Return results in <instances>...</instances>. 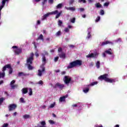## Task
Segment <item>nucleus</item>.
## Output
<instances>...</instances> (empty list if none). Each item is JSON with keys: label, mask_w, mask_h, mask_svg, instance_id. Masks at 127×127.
Wrapping results in <instances>:
<instances>
[{"label": "nucleus", "mask_w": 127, "mask_h": 127, "mask_svg": "<svg viewBox=\"0 0 127 127\" xmlns=\"http://www.w3.org/2000/svg\"><path fill=\"white\" fill-rule=\"evenodd\" d=\"M107 44H111V45H114V43L110 41H104L101 44L100 46H105V45H107Z\"/></svg>", "instance_id": "11"}, {"label": "nucleus", "mask_w": 127, "mask_h": 127, "mask_svg": "<svg viewBox=\"0 0 127 127\" xmlns=\"http://www.w3.org/2000/svg\"><path fill=\"white\" fill-rule=\"evenodd\" d=\"M96 7H97L98 8L100 7H102V4H100V3H97L95 4Z\"/></svg>", "instance_id": "27"}, {"label": "nucleus", "mask_w": 127, "mask_h": 127, "mask_svg": "<svg viewBox=\"0 0 127 127\" xmlns=\"http://www.w3.org/2000/svg\"><path fill=\"white\" fill-rule=\"evenodd\" d=\"M5 100V98L3 97H1L0 98V105H1L2 103L3 102V101Z\"/></svg>", "instance_id": "26"}, {"label": "nucleus", "mask_w": 127, "mask_h": 127, "mask_svg": "<svg viewBox=\"0 0 127 127\" xmlns=\"http://www.w3.org/2000/svg\"><path fill=\"white\" fill-rule=\"evenodd\" d=\"M6 68H10V64H5L2 68V72H4L5 70H6Z\"/></svg>", "instance_id": "13"}, {"label": "nucleus", "mask_w": 127, "mask_h": 127, "mask_svg": "<svg viewBox=\"0 0 127 127\" xmlns=\"http://www.w3.org/2000/svg\"><path fill=\"white\" fill-rule=\"evenodd\" d=\"M18 77H21V76H26V74L23 72H19L18 73Z\"/></svg>", "instance_id": "18"}, {"label": "nucleus", "mask_w": 127, "mask_h": 127, "mask_svg": "<svg viewBox=\"0 0 127 127\" xmlns=\"http://www.w3.org/2000/svg\"><path fill=\"white\" fill-rule=\"evenodd\" d=\"M30 55V56L27 59V64H33V60H34V54L33 53H31Z\"/></svg>", "instance_id": "4"}, {"label": "nucleus", "mask_w": 127, "mask_h": 127, "mask_svg": "<svg viewBox=\"0 0 127 127\" xmlns=\"http://www.w3.org/2000/svg\"><path fill=\"white\" fill-rule=\"evenodd\" d=\"M82 65V61L76 60L72 62L69 63V65L67 66V69H72L76 66H81Z\"/></svg>", "instance_id": "2"}, {"label": "nucleus", "mask_w": 127, "mask_h": 127, "mask_svg": "<svg viewBox=\"0 0 127 127\" xmlns=\"http://www.w3.org/2000/svg\"><path fill=\"white\" fill-rule=\"evenodd\" d=\"M11 86V89H15V88H17V84H13Z\"/></svg>", "instance_id": "32"}, {"label": "nucleus", "mask_w": 127, "mask_h": 127, "mask_svg": "<svg viewBox=\"0 0 127 127\" xmlns=\"http://www.w3.org/2000/svg\"><path fill=\"white\" fill-rule=\"evenodd\" d=\"M71 80V77H70V76L69 75H65L63 78V81L64 84H65V85H67V86H69V84H70Z\"/></svg>", "instance_id": "5"}, {"label": "nucleus", "mask_w": 127, "mask_h": 127, "mask_svg": "<svg viewBox=\"0 0 127 127\" xmlns=\"http://www.w3.org/2000/svg\"><path fill=\"white\" fill-rule=\"evenodd\" d=\"M63 22H62V21H61V20H59L58 21V24L60 26H61V25H62Z\"/></svg>", "instance_id": "43"}, {"label": "nucleus", "mask_w": 127, "mask_h": 127, "mask_svg": "<svg viewBox=\"0 0 127 127\" xmlns=\"http://www.w3.org/2000/svg\"><path fill=\"white\" fill-rule=\"evenodd\" d=\"M9 74H12V72H13V69H12V67H11V65H10V67H9Z\"/></svg>", "instance_id": "29"}, {"label": "nucleus", "mask_w": 127, "mask_h": 127, "mask_svg": "<svg viewBox=\"0 0 127 127\" xmlns=\"http://www.w3.org/2000/svg\"><path fill=\"white\" fill-rule=\"evenodd\" d=\"M73 28V26H72L71 25H68V28L71 29V28Z\"/></svg>", "instance_id": "64"}, {"label": "nucleus", "mask_w": 127, "mask_h": 127, "mask_svg": "<svg viewBox=\"0 0 127 127\" xmlns=\"http://www.w3.org/2000/svg\"><path fill=\"white\" fill-rule=\"evenodd\" d=\"M42 126H40V127H46V123L45 121H42L40 123Z\"/></svg>", "instance_id": "20"}, {"label": "nucleus", "mask_w": 127, "mask_h": 127, "mask_svg": "<svg viewBox=\"0 0 127 127\" xmlns=\"http://www.w3.org/2000/svg\"><path fill=\"white\" fill-rule=\"evenodd\" d=\"M36 84H38L39 85H43V81L42 80H40L38 83Z\"/></svg>", "instance_id": "46"}, {"label": "nucleus", "mask_w": 127, "mask_h": 127, "mask_svg": "<svg viewBox=\"0 0 127 127\" xmlns=\"http://www.w3.org/2000/svg\"><path fill=\"white\" fill-rule=\"evenodd\" d=\"M54 2V0H49V3L52 4Z\"/></svg>", "instance_id": "54"}, {"label": "nucleus", "mask_w": 127, "mask_h": 127, "mask_svg": "<svg viewBox=\"0 0 127 127\" xmlns=\"http://www.w3.org/2000/svg\"><path fill=\"white\" fill-rule=\"evenodd\" d=\"M98 79L104 80L105 82H107V83H115L116 82V79L109 78V74L107 73L100 75L98 77Z\"/></svg>", "instance_id": "1"}, {"label": "nucleus", "mask_w": 127, "mask_h": 127, "mask_svg": "<svg viewBox=\"0 0 127 127\" xmlns=\"http://www.w3.org/2000/svg\"><path fill=\"white\" fill-rule=\"evenodd\" d=\"M15 55H19L20 53H22V49L17 48L14 50Z\"/></svg>", "instance_id": "12"}, {"label": "nucleus", "mask_w": 127, "mask_h": 127, "mask_svg": "<svg viewBox=\"0 0 127 127\" xmlns=\"http://www.w3.org/2000/svg\"><path fill=\"white\" fill-rule=\"evenodd\" d=\"M61 13H62V12H60L59 13H58L56 16V18H59V17L60 16V15H61Z\"/></svg>", "instance_id": "37"}, {"label": "nucleus", "mask_w": 127, "mask_h": 127, "mask_svg": "<svg viewBox=\"0 0 127 127\" xmlns=\"http://www.w3.org/2000/svg\"><path fill=\"white\" fill-rule=\"evenodd\" d=\"M61 74H62V75H65V74H66V71H62Z\"/></svg>", "instance_id": "58"}, {"label": "nucleus", "mask_w": 127, "mask_h": 127, "mask_svg": "<svg viewBox=\"0 0 127 127\" xmlns=\"http://www.w3.org/2000/svg\"><path fill=\"white\" fill-rule=\"evenodd\" d=\"M100 64H101V63H100V61H97V63H96V66L97 69H99V68H100Z\"/></svg>", "instance_id": "23"}, {"label": "nucleus", "mask_w": 127, "mask_h": 127, "mask_svg": "<svg viewBox=\"0 0 127 127\" xmlns=\"http://www.w3.org/2000/svg\"><path fill=\"white\" fill-rule=\"evenodd\" d=\"M6 0H2V5H3V6H4V5H5V2H6Z\"/></svg>", "instance_id": "48"}, {"label": "nucleus", "mask_w": 127, "mask_h": 127, "mask_svg": "<svg viewBox=\"0 0 127 127\" xmlns=\"http://www.w3.org/2000/svg\"><path fill=\"white\" fill-rule=\"evenodd\" d=\"M55 102H54L53 104H51V105L49 106L50 109H52V108H54L55 107Z\"/></svg>", "instance_id": "36"}, {"label": "nucleus", "mask_w": 127, "mask_h": 127, "mask_svg": "<svg viewBox=\"0 0 127 127\" xmlns=\"http://www.w3.org/2000/svg\"><path fill=\"white\" fill-rule=\"evenodd\" d=\"M62 33H61V31H59L56 33V35L57 36H60Z\"/></svg>", "instance_id": "31"}, {"label": "nucleus", "mask_w": 127, "mask_h": 127, "mask_svg": "<svg viewBox=\"0 0 127 127\" xmlns=\"http://www.w3.org/2000/svg\"><path fill=\"white\" fill-rule=\"evenodd\" d=\"M8 127V124L6 123V124H4L2 127Z\"/></svg>", "instance_id": "53"}, {"label": "nucleus", "mask_w": 127, "mask_h": 127, "mask_svg": "<svg viewBox=\"0 0 127 127\" xmlns=\"http://www.w3.org/2000/svg\"><path fill=\"white\" fill-rule=\"evenodd\" d=\"M47 2V0H44L42 2L43 5H44Z\"/></svg>", "instance_id": "55"}, {"label": "nucleus", "mask_w": 127, "mask_h": 127, "mask_svg": "<svg viewBox=\"0 0 127 127\" xmlns=\"http://www.w3.org/2000/svg\"><path fill=\"white\" fill-rule=\"evenodd\" d=\"M4 94L6 95V96H9L8 93L6 91L4 92Z\"/></svg>", "instance_id": "62"}, {"label": "nucleus", "mask_w": 127, "mask_h": 127, "mask_svg": "<svg viewBox=\"0 0 127 127\" xmlns=\"http://www.w3.org/2000/svg\"><path fill=\"white\" fill-rule=\"evenodd\" d=\"M109 4H110V2H106L104 3V6H109Z\"/></svg>", "instance_id": "50"}, {"label": "nucleus", "mask_w": 127, "mask_h": 127, "mask_svg": "<svg viewBox=\"0 0 127 127\" xmlns=\"http://www.w3.org/2000/svg\"><path fill=\"white\" fill-rule=\"evenodd\" d=\"M29 96H32V89L29 88Z\"/></svg>", "instance_id": "33"}, {"label": "nucleus", "mask_w": 127, "mask_h": 127, "mask_svg": "<svg viewBox=\"0 0 127 127\" xmlns=\"http://www.w3.org/2000/svg\"><path fill=\"white\" fill-rule=\"evenodd\" d=\"M42 61L43 62H46V58L45 57V56H43L42 58Z\"/></svg>", "instance_id": "49"}, {"label": "nucleus", "mask_w": 127, "mask_h": 127, "mask_svg": "<svg viewBox=\"0 0 127 127\" xmlns=\"http://www.w3.org/2000/svg\"><path fill=\"white\" fill-rule=\"evenodd\" d=\"M102 56H103V57H106V52H105V53H103V54H102Z\"/></svg>", "instance_id": "60"}, {"label": "nucleus", "mask_w": 127, "mask_h": 127, "mask_svg": "<svg viewBox=\"0 0 127 127\" xmlns=\"http://www.w3.org/2000/svg\"><path fill=\"white\" fill-rule=\"evenodd\" d=\"M62 6H63V4L62 3H59L56 6L57 8H62Z\"/></svg>", "instance_id": "24"}, {"label": "nucleus", "mask_w": 127, "mask_h": 127, "mask_svg": "<svg viewBox=\"0 0 127 127\" xmlns=\"http://www.w3.org/2000/svg\"><path fill=\"white\" fill-rule=\"evenodd\" d=\"M74 1H75V0H69V4H70V5L73 4V3H74Z\"/></svg>", "instance_id": "42"}, {"label": "nucleus", "mask_w": 127, "mask_h": 127, "mask_svg": "<svg viewBox=\"0 0 127 127\" xmlns=\"http://www.w3.org/2000/svg\"><path fill=\"white\" fill-rule=\"evenodd\" d=\"M64 31H65V32L68 33V32H69V28H67V27L65 28Z\"/></svg>", "instance_id": "47"}, {"label": "nucleus", "mask_w": 127, "mask_h": 127, "mask_svg": "<svg viewBox=\"0 0 127 127\" xmlns=\"http://www.w3.org/2000/svg\"><path fill=\"white\" fill-rule=\"evenodd\" d=\"M20 103H25V101H24V99L23 98H22V97H21L20 99Z\"/></svg>", "instance_id": "40"}, {"label": "nucleus", "mask_w": 127, "mask_h": 127, "mask_svg": "<svg viewBox=\"0 0 127 127\" xmlns=\"http://www.w3.org/2000/svg\"><path fill=\"white\" fill-rule=\"evenodd\" d=\"M92 35H91V32H88V34H87V36L86 37V38L87 39H89V38H91Z\"/></svg>", "instance_id": "28"}, {"label": "nucleus", "mask_w": 127, "mask_h": 127, "mask_svg": "<svg viewBox=\"0 0 127 127\" xmlns=\"http://www.w3.org/2000/svg\"><path fill=\"white\" fill-rule=\"evenodd\" d=\"M79 10L80 12H82V11H84L85 10V9H84V8H80Z\"/></svg>", "instance_id": "57"}, {"label": "nucleus", "mask_w": 127, "mask_h": 127, "mask_svg": "<svg viewBox=\"0 0 127 127\" xmlns=\"http://www.w3.org/2000/svg\"><path fill=\"white\" fill-rule=\"evenodd\" d=\"M23 118L25 119H29V118H30V115L26 114L23 116Z\"/></svg>", "instance_id": "25"}, {"label": "nucleus", "mask_w": 127, "mask_h": 127, "mask_svg": "<svg viewBox=\"0 0 127 127\" xmlns=\"http://www.w3.org/2000/svg\"><path fill=\"white\" fill-rule=\"evenodd\" d=\"M32 64H27L28 70H33V66L31 65Z\"/></svg>", "instance_id": "19"}, {"label": "nucleus", "mask_w": 127, "mask_h": 127, "mask_svg": "<svg viewBox=\"0 0 127 127\" xmlns=\"http://www.w3.org/2000/svg\"><path fill=\"white\" fill-rule=\"evenodd\" d=\"M3 7H4V6H3L2 5H1L0 6V16L1 15V9H2Z\"/></svg>", "instance_id": "35"}, {"label": "nucleus", "mask_w": 127, "mask_h": 127, "mask_svg": "<svg viewBox=\"0 0 127 127\" xmlns=\"http://www.w3.org/2000/svg\"><path fill=\"white\" fill-rule=\"evenodd\" d=\"M66 9H67V10H71L72 11H75V10H76V8H75L74 7H66Z\"/></svg>", "instance_id": "17"}, {"label": "nucleus", "mask_w": 127, "mask_h": 127, "mask_svg": "<svg viewBox=\"0 0 127 127\" xmlns=\"http://www.w3.org/2000/svg\"><path fill=\"white\" fill-rule=\"evenodd\" d=\"M5 76V72L2 71V72H0V78H4Z\"/></svg>", "instance_id": "21"}, {"label": "nucleus", "mask_w": 127, "mask_h": 127, "mask_svg": "<svg viewBox=\"0 0 127 127\" xmlns=\"http://www.w3.org/2000/svg\"><path fill=\"white\" fill-rule=\"evenodd\" d=\"M78 2H83V3H86V0H78Z\"/></svg>", "instance_id": "45"}, {"label": "nucleus", "mask_w": 127, "mask_h": 127, "mask_svg": "<svg viewBox=\"0 0 127 127\" xmlns=\"http://www.w3.org/2000/svg\"><path fill=\"white\" fill-rule=\"evenodd\" d=\"M49 122L50 123V124H51V125H53L55 124L54 121H53V120H49Z\"/></svg>", "instance_id": "52"}, {"label": "nucleus", "mask_w": 127, "mask_h": 127, "mask_svg": "<svg viewBox=\"0 0 127 127\" xmlns=\"http://www.w3.org/2000/svg\"><path fill=\"white\" fill-rule=\"evenodd\" d=\"M22 92L24 94H27V93H28V88H24L22 89Z\"/></svg>", "instance_id": "16"}, {"label": "nucleus", "mask_w": 127, "mask_h": 127, "mask_svg": "<svg viewBox=\"0 0 127 127\" xmlns=\"http://www.w3.org/2000/svg\"><path fill=\"white\" fill-rule=\"evenodd\" d=\"M58 12V10H56L54 11H52L51 12H49L47 14H45V15H44L42 16V20H45V19H46L47 18V17H48V16H49V15H50L51 14H57V13Z\"/></svg>", "instance_id": "6"}, {"label": "nucleus", "mask_w": 127, "mask_h": 127, "mask_svg": "<svg viewBox=\"0 0 127 127\" xmlns=\"http://www.w3.org/2000/svg\"><path fill=\"white\" fill-rule=\"evenodd\" d=\"M98 56L97 53H91L86 56L87 58H96Z\"/></svg>", "instance_id": "10"}, {"label": "nucleus", "mask_w": 127, "mask_h": 127, "mask_svg": "<svg viewBox=\"0 0 127 127\" xmlns=\"http://www.w3.org/2000/svg\"><path fill=\"white\" fill-rule=\"evenodd\" d=\"M41 23V22L40 21V20H38L37 21V24L38 25H39Z\"/></svg>", "instance_id": "59"}, {"label": "nucleus", "mask_w": 127, "mask_h": 127, "mask_svg": "<svg viewBox=\"0 0 127 127\" xmlns=\"http://www.w3.org/2000/svg\"><path fill=\"white\" fill-rule=\"evenodd\" d=\"M105 53H107V54H109V55H112V52H111L109 50H106L105 51Z\"/></svg>", "instance_id": "41"}, {"label": "nucleus", "mask_w": 127, "mask_h": 127, "mask_svg": "<svg viewBox=\"0 0 127 127\" xmlns=\"http://www.w3.org/2000/svg\"><path fill=\"white\" fill-rule=\"evenodd\" d=\"M38 40H42L43 41H44V38L42 34H41L38 38L36 39L37 41H38Z\"/></svg>", "instance_id": "15"}, {"label": "nucleus", "mask_w": 127, "mask_h": 127, "mask_svg": "<svg viewBox=\"0 0 127 127\" xmlns=\"http://www.w3.org/2000/svg\"><path fill=\"white\" fill-rule=\"evenodd\" d=\"M98 83H99L98 81L93 82L90 84L88 85V86L89 87V86H95V85H97Z\"/></svg>", "instance_id": "22"}, {"label": "nucleus", "mask_w": 127, "mask_h": 127, "mask_svg": "<svg viewBox=\"0 0 127 127\" xmlns=\"http://www.w3.org/2000/svg\"><path fill=\"white\" fill-rule=\"evenodd\" d=\"M8 108L9 112H11V111H14L17 108V105L15 104H10Z\"/></svg>", "instance_id": "8"}, {"label": "nucleus", "mask_w": 127, "mask_h": 127, "mask_svg": "<svg viewBox=\"0 0 127 127\" xmlns=\"http://www.w3.org/2000/svg\"><path fill=\"white\" fill-rule=\"evenodd\" d=\"M57 88H59L60 90H62L64 88H65V85L58 82L54 86V89H56Z\"/></svg>", "instance_id": "7"}, {"label": "nucleus", "mask_w": 127, "mask_h": 127, "mask_svg": "<svg viewBox=\"0 0 127 127\" xmlns=\"http://www.w3.org/2000/svg\"><path fill=\"white\" fill-rule=\"evenodd\" d=\"M89 90L90 89H89V88H86L83 90V92H84V93H87L88 92H89Z\"/></svg>", "instance_id": "30"}, {"label": "nucleus", "mask_w": 127, "mask_h": 127, "mask_svg": "<svg viewBox=\"0 0 127 127\" xmlns=\"http://www.w3.org/2000/svg\"><path fill=\"white\" fill-rule=\"evenodd\" d=\"M17 115V113L14 112L13 114V116H14V117H15Z\"/></svg>", "instance_id": "63"}, {"label": "nucleus", "mask_w": 127, "mask_h": 127, "mask_svg": "<svg viewBox=\"0 0 127 127\" xmlns=\"http://www.w3.org/2000/svg\"><path fill=\"white\" fill-rule=\"evenodd\" d=\"M35 55L36 57H39V54H38V53H37V52H36L35 53Z\"/></svg>", "instance_id": "56"}, {"label": "nucleus", "mask_w": 127, "mask_h": 127, "mask_svg": "<svg viewBox=\"0 0 127 127\" xmlns=\"http://www.w3.org/2000/svg\"><path fill=\"white\" fill-rule=\"evenodd\" d=\"M101 19V17L100 16H98L97 18L95 20L96 22H99L100 21V20Z\"/></svg>", "instance_id": "39"}, {"label": "nucleus", "mask_w": 127, "mask_h": 127, "mask_svg": "<svg viewBox=\"0 0 127 127\" xmlns=\"http://www.w3.org/2000/svg\"><path fill=\"white\" fill-rule=\"evenodd\" d=\"M66 98H68V95L67 94L65 95L64 96L60 97L59 100H60V102H64L65 99Z\"/></svg>", "instance_id": "14"}, {"label": "nucleus", "mask_w": 127, "mask_h": 127, "mask_svg": "<svg viewBox=\"0 0 127 127\" xmlns=\"http://www.w3.org/2000/svg\"><path fill=\"white\" fill-rule=\"evenodd\" d=\"M15 83V80H13L11 81L10 83V86H12V85H14V84Z\"/></svg>", "instance_id": "44"}, {"label": "nucleus", "mask_w": 127, "mask_h": 127, "mask_svg": "<svg viewBox=\"0 0 127 127\" xmlns=\"http://www.w3.org/2000/svg\"><path fill=\"white\" fill-rule=\"evenodd\" d=\"M75 20H76V18L73 17L70 19V22H71V23H75Z\"/></svg>", "instance_id": "34"}, {"label": "nucleus", "mask_w": 127, "mask_h": 127, "mask_svg": "<svg viewBox=\"0 0 127 127\" xmlns=\"http://www.w3.org/2000/svg\"><path fill=\"white\" fill-rule=\"evenodd\" d=\"M38 76H39V77H41V76H42V73H43V72H45V67L42 66V70L41 69H38Z\"/></svg>", "instance_id": "9"}, {"label": "nucleus", "mask_w": 127, "mask_h": 127, "mask_svg": "<svg viewBox=\"0 0 127 127\" xmlns=\"http://www.w3.org/2000/svg\"><path fill=\"white\" fill-rule=\"evenodd\" d=\"M12 48H13V49H15V48H16V49H17V46H13L12 47Z\"/></svg>", "instance_id": "61"}, {"label": "nucleus", "mask_w": 127, "mask_h": 127, "mask_svg": "<svg viewBox=\"0 0 127 127\" xmlns=\"http://www.w3.org/2000/svg\"><path fill=\"white\" fill-rule=\"evenodd\" d=\"M58 52H59L58 56L60 58L62 59H65L66 58V53L63 52V49L61 47H60L58 49Z\"/></svg>", "instance_id": "3"}, {"label": "nucleus", "mask_w": 127, "mask_h": 127, "mask_svg": "<svg viewBox=\"0 0 127 127\" xmlns=\"http://www.w3.org/2000/svg\"><path fill=\"white\" fill-rule=\"evenodd\" d=\"M100 15H104L105 14V11L104 10L101 9L100 12Z\"/></svg>", "instance_id": "38"}, {"label": "nucleus", "mask_w": 127, "mask_h": 127, "mask_svg": "<svg viewBox=\"0 0 127 127\" xmlns=\"http://www.w3.org/2000/svg\"><path fill=\"white\" fill-rule=\"evenodd\" d=\"M58 59H59V57H56L54 58V61L55 62H57V61H58Z\"/></svg>", "instance_id": "51"}]
</instances>
